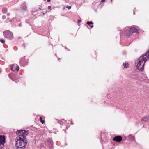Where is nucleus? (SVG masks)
Segmentation results:
<instances>
[{"label": "nucleus", "instance_id": "obj_10", "mask_svg": "<svg viewBox=\"0 0 149 149\" xmlns=\"http://www.w3.org/2000/svg\"><path fill=\"white\" fill-rule=\"evenodd\" d=\"M128 138L131 141H133L135 140V138L134 136L131 135H130L128 136Z\"/></svg>", "mask_w": 149, "mask_h": 149}, {"label": "nucleus", "instance_id": "obj_8", "mask_svg": "<svg viewBox=\"0 0 149 149\" xmlns=\"http://www.w3.org/2000/svg\"><path fill=\"white\" fill-rule=\"evenodd\" d=\"M19 67L18 66H17L16 65L13 64L12 65L11 69L12 71L17 70V71L19 69Z\"/></svg>", "mask_w": 149, "mask_h": 149}, {"label": "nucleus", "instance_id": "obj_23", "mask_svg": "<svg viewBox=\"0 0 149 149\" xmlns=\"http://www.w3.org/2000/svg\"><path fill=\"white\" fill-rule=\"evenodd\" d=\"M7 15L8 16H9L10 15V13H8L7 14Z\"/></svg>", "mask_w": 149, "mask_h": 149}, {"label": "nucleus", "instance_id": "obj_17", "mask_svg": "<svg viewBox=\"0 0 149 149\" xmlns=\"http://www.w3.org/2000/svg\"><path fill=\"white\" fill-rule=\"evenodd\" d=\"M86 23L88 25L93 24V23L92 21H87L86 22Z\"/></svg>", "mask_w": 149, "mask_h": 149}, {"label": "nucleus", "instance_id": "obj_7", "mask_svg": "<svg viewBox=\"0 0 149 149\" xmlns=\"http://www.w3.org/2000/svg\"><path fill=\"white\" fill-rule=\"evenodd\" d=\"M122 138L121 136H118L114 137L113 139V140L118 142H120L122 140Z\"/></svg>", "mask_w": 149, "mask_h": 149}, {"label": "nucleus", "instance_id": "obj_6", "mask_svg": "<svg viewBox=\"0 0 149 149\" xmlns=\"http://www.w3.org/2000/svg\"><path fill=\"white\" fill-rule=\"evenodd\" d=\"M138 31V30L136 28L134 27H132L130 28V31H129L130 33L129 34H127V36H131L132 35V33H134Z\"/></svg>", "mask_w": 149, "mask_h": 149}, {"label": "nucleus", "instance_id": "obj_12", "mask_svg": "<svg viewBox=\"0 0 149 149\" xmlns=\"http://www.w3.org/2000/svg\"><path fill=\"white\" fill-rule=\"evenodd\" d=\"M47 142H48L50 144L52 145V140L51 138H49L47 140Z\"/></svg>", "mask_w": 149, "mask_h": 149}, {"label": "nucleus", "instance_id": "obj_19", "mask_svg": "<svg viewBox=\"0 0 149 149\" xmlns=\"http://www.w3.org/2000/svg\"><path fill=\"white\" fill-rule=\"evenodd\" d=\"M67 8L68 9H70L71 8V7L70 6H67Z\"/></svg>", "mask_w": 149, "mask_h": 149}, {"label": "nucleus", "instance_id": "obj_3", "mask_svg": "<svg viewBox=\"0 0 149 149\" xmlns=\"http://www.w3.org/2000/svg\"><path fill=\"white\" fill-rule=\"evenodd\" d=\"M3 34L4 37L7 39H11L13 38V33L10 31H6L4 32Z\"/></svg>", "mask_w": 149, "mask_h": 149}, {"label": "nucleus", "instance_id": "obj_2", "mask_svg": "<svg viewBox=\"0 0 149 149\" xmlns=\"http://www.w3.org/2000/svg\"><path fill=\"white\" fill-rule=\"evenodd\" d=\"M15 145L17 148H19L21 149L25 148L27 144L25 137H17L15 139Z\"/></svg>", "mask_w": 149, "mask_h": 149}, {"label": "nucleus", "instance_id": "obj_4", "mask_svg": "<svg viewBox=\"0 0 149 149\" xmlns=\"http://www.w3.org/2000/svg\"><path fill=\"white\" fill-rule=\"evenodd\" d=\"M17 134L19 136L18 137H25L24 136L27 135L28 134V131H26L24 130H18L17 132Z\"/></svg>", "mask_w": 149, "mask_h": 149}, {"label": "nucleus", "instance_id": "obj_11", "mask_svg": "<svg viewBox=\"0 0 149 149\" xmlns=\"http://www.w3.org/2000/svg\"><path fill=\"white\" fill-rule=\"evenodd\" d=\"M21 8L24 10H26L27 8L26 6L25 3H23L21 6Z\"/></svg>", "mask_w": 149, "mask_h": 149}, {"label": "nucleus", "instance_id": "obj_14", "mask_svg": "<svg viewBox=\"0 0 149 149\" xmlns=\"http://www.w3.org/2000/svg\"><path fill=\"white\" fill-rule=\"evenodd\" d=\"M7 9L6 8H3L2 10V12L4 13H5L7 12Z\"/></svg>", "mask_w": 149, "mask_h": 149}, {"label": "nucleus", "instance_id": "obj_18", "mask_svg": "<svg viewBox=\"0 0 149 149\" xmlns=\"http://www.w3.org/2000/svg\"><path fill=\"white\" fill-rule=\"evenodd\" d=\"M0 42L2 43H4L5 42V40L3 39H1L0 40Z\"/></svg>", "mask_w": 149, "mask_h": 149}, {"label": "nucleus", "instance_id": "obj_16", "mask_svg": "<svg viewBox=\"0 0 149 149\" xmlns=\"http://www.w3.org/2000/svg\"><path fill=\"white\" fill-rule=\"evenodd\" d=\"M123 65L124 66V68H126L127 67H128V63H123Z\"/></svg>", "mask_w": 149, "mask_h": 149}, {"label": "nucleus", "instance_id": "obj_9", "mask_svg": "<svg viewBox=\"0 0 149 149\" xmlns=\"http://www.w3.org/2000/svg\"><path fill=\"white\" fill-rule=\"evenodd\" d=\"M149 120V117L146 116L143 117L141 119V120L143 121L148 122Z\"/></svg>", "mask_w": 149, "mask_h": 149}, {"label": "nucleus", "instance_id": "obj_20", "mask_svg": "<svg viewBox=\"0 0 149 149\" xmlns=\"http://www.w3.org/2000/svg\"><path fill=\"white\" fill-rule=\"evenodd\" d=\"M81 22V20H78L77 21V23H79Z\"/></svg>", "mask_w": 149, "mask_h": 149}, {"label": "nucleus", "instance_id": "obj_13", "mask_svg": "<svg viewBox=\"0 0 149 149\" xmlns=\"http://www.w3.org/2000/svg\"><path fill=\"white\" fill-rule=\"evenodd\" d=\"M65 120H60L58 121V123L61 125L65 123Z\"/></svg>", "mask_w": 149, "mask_h": 149}, {"label": "nucleus", "instance_id": "obj_26", "mask_svg": "<svg viewBox=\"0 0 149 149\" xmlns=\"http://www.w3.org/2000/svg\"><path fill=\"white\" fill-rule=\"evenodd\" d=\"M50 0H47V1L48 2H49L50 1Z\"/></svg>", "mask_w": 149, "mask_h": 149}, {"label": "nucleus", "instance_id": "obj_25", "mask_svg": "<svg viewBox=\"0 0 149 149\" xmlns=\"http://www.w3.org/2000/svg\"><path fill=\"white\" fill-rule=\"evenodd\" d=\"M105 1V0H102V1H101V2H104Z\"/></svg>", "mask_w": 149, "mask_h": 149}, {"label": "nucleus", "instance_id": "obj_5", "mask_svg": "<svg viewBox=\"0 0 149 149\" xmlns=\"http://www.w3.org/2000/svg\"><path fill=\"white\" fill-rule=\"evenodd\" d=\"M5 136H0V148H3L4 146L5 143Z\"/></svg>", "mask_w": 149, "mask_h": 149}, {"label": "nucleus", "instance_id": "obj_15", "mask_svg": "<svg viewBox=\"0 0 149 149\" xmlns=\"http://www.w3.org/2000/svg\"><path fill=\"white\" fill-rule=\"evenodd\" d=\"M40 120L42 124H43L45 122V121L42 120V118L41 117L40 118Z\"/></svg>", "mask_w": 149, "mask_h": 149}, {"label": "nucleus", "instance_id": "obj_22", "mask_svg": "<svg viewBox=\"0 0 149 149\" xmlns=\"http://www.w3.org/2000/svg\"><path fill=\"white\" fill-rule=\"evenodd\" d=\"M51 6H49L48 7V9H50L51 8Z\"/></svg>", "mask_w": 149, "mask_h": 149}, {"label": "nucleus", "instance_id": "obj_1", "mask_svg": "<svg viewBox=\"0 0 149 149\" xmlns=\"http://www.w3.org/2000/svg\"><path fill=\"white\" fill-rule=\"evenodd\" d=\"M149 57V50L141 56L137 60L136 66L138 70L142 71L144 69V66L145 62Z\"/></svg>", "mask_w": 149, "mask_h": 149}, {"label": "nucleus", "instance_id": "obj_27", "mask_svg": "<svg viewBox=\"0 0 149 149\" xmlns=\"http://www.w3.org/2000/svg\"><path fill=\"white\" fill-rule=\"evenodd\" d=\"M39 8V9H40L41 10V9L39 7V8Z\"/></svg>", "mask_w": 149, "mask_h": 149}, {"label": "nucleus", "instance_id": "obj_24", "mask_svg": "<svg viewBox=\"0 0 149 149\" xmlns=\"http://www.w3.org/2000/svg\"><path fill=\"white\" fill-rule=\"evenodd\" d=\"M93 25H91V26H90V27H91V28H93Z\"/></svg>", "mask_w": 149, "mask_h": 149}, {"label": "nucleus", "instance_id": "obj_21", "mask_svg": "<svg viewBox=\"0 0 149 149\" xmlns=\"http://www.w3.org/2000/svg\"><path fill=\"white\" fill-rule=\"evenodd\" d=\"M5 18H6V17L5 16H3L2 19H5Z\"/></svg>", "mask_w": 149, "mask_h": 149}]
</instances>
